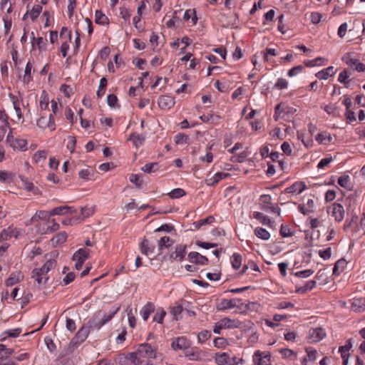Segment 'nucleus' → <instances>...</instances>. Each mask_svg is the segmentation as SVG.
<instances>
[{"instance_id":"nucleus-42","label":"nucleus","mask_w":365,"mask_h":365,"mask_svg":"<svg viewBox=\"0 0 365 365\" xmlns=\"http://www.w3.org/2000/svg\"><path fill=\"white\" fill-rule=\"evenodd\" d=\"M341 59L349 67L355 66L359 61V59L353 57L351 53H346Z\"/></svg>"},{"instance_id":"nucleus-43","label":"nucleus","mask_w":365,"mask_h":365,"mask_svg":"<svg viewBox=\"0 0 365 365\" xmlns=\"http://www.w3.org/2000/svg\"><path fill=\"white\" fill-rule=\"evenodd\" d=\"M242 256L239 253H234L231 257L232 266L235 269H238L242 265Z\"/></svg>"},{"instance_id":"nucleus-9","label":"nucleus","mask_w":365,"mask_h":365,"mask_svg":"<svg viewBox=\"0 0 365 365\" xmlns=\"http://www.w3.org/2000/svg\"><path fill=\"white\" fill-rule=\"evenodd\" d=\"M9 98L12 103L14 109L15 110V113L16 114L17 118L19 120H21V122H24V116L21 112V104L23 102V98L21 95L19 93V96H16L13 94L12 93H9Z\"/></svg>"},{"instance_id":"nucleus-34","label":"nucleus","mask_w":365,"mask_h":365,"mask_svg":"<svg viewBox=\"0 0 365 365\" xmlns=\"http://www.w3.org/2000/svg\"><path fill=\"white\" fill-rule=\"evenodd\" d=\"M22 187L23 188L29 192H32L34 195L39 193V190L36 187L32 182L28 181L25 179H22Z\"/></svg>"},{"instance_id":"nucleus-36","label":"nucleus","mask_w":365,"mask_h":365,"mask_svg":"<svg viewBox=\"0 0 365 365\" xmlns=\"http://www.w3.org/2000/svg\"><path fill=\"white\" fill-rule=\"evenodd\" d=\"M345 206L346 208L347 215H353V213H356L355 212L356 207V201L352 198H346L345 201Z\"/></svg>"},{"instance_id":"nucleus-56","label":"nucleus","mask_w":365,"mask_h":365,"mask_svg":"<svg viewBox=\"0 0 365 365\" xmlns=\"http://www.w3.org/2000/svg\"><path fill=\"white\" fill-rule=\"evenodd\" d=\"M129 180L139 187L142 186L143 182L141 176L137 174H131Z\"/></svg>"},{"instance_id":"nucleus-18","label":"nucleus","mask_w":365,"mask_h":365,"mask_svg":"<svg viewBox=\"0 0 365 365\" xmlns=\"http://www.w3.org/2000/svg\"><path fill=\"white\" fill-rule=\"evenodd\" d=\"M186 255V246L183 245H178L175 250L170 255V259L181 261Z\"/></svg>"},{"instance_id":"nucleus-12","label":"nucleus","mask_w":365,"mask_h":365,"mask_svg":"<svg viewBox=\"0 0 365 365\" xmlns=\"http://www.w3.org/2000/svg\"><path fill=\"white\" fill-rule=\"evenodd\" d=\"M19 235L20 232L17 228L9 226L6 229L3 230L0 233V240L6 241L10 240L12 237L17 238Z\"/></svg>"},{"instance_id":"nucleus-5","label":"nucleus","mask_w":365,"mask_h":365,"mask_svg":"<svg viewBox=\"0 0 365 365\" xmlns=\"http://www.w3.org/2000/svg\"><path fill=\"white\" fill-rule=\"evenodd\" d=\"M297 110L291 106L286 105L285 103H281L277 104L274 109V118L275 120L279 119H286V118L292 115Z\"/></svg>"},{"instance_id":"nucleus-44","label":"nucleus","mask_w":365,"mask_h":365,"mask_svg":"<svg viewBox=\"0 0 365 365\" xmlns=\"http://www.w3.org/2000/svg\"><path fill=\"white\" fill-rule=\"evenodd\" d=\"M351 218H347L344 225V230L347 231L353 225H356L357 223L358 215L357 213H353V215H350Z\"/></svg>"},{"instance_id":"nucleus-25","label":"nucleus","mask_w":365,"mask_h":365,"mask_svg":"<svg viewBox=\"0 0 365 365\" xmlns=\"http://www.w3.org/2000/svg\"><path fill=\"white\" fill-rule=\"evenodd\" d=\"M185 356L190 360H200L203 356L202 351L197 348L187 349Z\"/></svg>"},{"instance_id":"nucleus-4","label":"nucleus","mask_w":365,"mask_h":365,"mask_svg":"<svg viewBox=\"0 0 365 365\" xmlns=\"http://www.w3.org/2000/svg\"><path fill=\"white\" fill-rule=\"evenodd\" d=\"M36 125L41 130L49 129L51 131L56 130V123L53 114L47 115L44 112H41L36 120Z\"/></svg>"},{"instance_id":"nucleus-21","label":"nucleus","mask_w":365,"mask_h":365,"mask_svg":"<svg viewBox=\"0 0 365 365\" xmlns=\"http://www.w3.org/2000/svg\"><path fill=\"white\" fill-rule=\"evenodd\" d=\"M155 312V305L153 302H147L140 310V315L144 321L148 320L150 315Z\"/></svg>"},{"instance_id":"nucleus-15","label":"nucleus","mask_w":365,"mask_h":365,"mask_svg":"<svg viewBox=\"0 0 365 365\" xmlns=\"http://www.w3.org/2000/svg\"><path fill=\"white\" fill-rule=\"evenodd\" d=\"M158 106L162 109L171 108L175 105V100L172 96L163 95L158 100Z\"/></svg>"},{"instance_id":"nucleus-23","label":"nucleus","mask_w":365,"mask_h":365,"mask_svg":"<svg viewBox=\"0 0 365 365\" xmlns=\"http://www.w3.org/2000/svg\"><path fill=\"white\" fill-rule=\"evenodd\" d=\"M140 250L142 254L149 255L154 252L155 245L147 239H144L140 244Z\"/></svg>"},{"instance_id":"nucleus-19","label":"nucleus","mask_w":365,"mask_h":365,"mask_svg":"<svg viewBox=\"0 0 365 365\" xmlns=\"http://www.w3.org/2000/svg\"><path fill=\"white\" fill-rule=\"evenodd\" d=\"M230 175V174L227 173L218 172L215 173L213 176L207 178L205 180V183L208 186H214L217 183H218L221 180L225 179Z\"/></svg>"},{"instance_id":"nucleus-24","label":"nucleus","mask_w":365,"mask_h":365,"mask_svg":"<svg viewBox=\"0 0 365 365\" xmlns=\"http://www.w3.org/2000/svg\"><path fill=\"white\" fill-rule=\"evenodd\" d=\"M90 255V250L87 248L78 249L73 255V261H80L84 262Z\"/></svg>"},{"instance_id":"nucleus-20","label":"nucleus","mask_w":365,"mask_h":365,"mask_svg":"<svg viewBox=\"0 0 365 365\" xmlns=\"http://www.w3.org/2000/svg\"><path fill=\"white\" fill-rule=\"evenodd\" d=\"M336 72L334 66H330L322 71L317 72L315 76L320 80H327L329 77L333 76Z\"/></svg>"},{"instance_id":"nucleus-30","label":"nucleus","mask_w":365,"mask_h":365,"mask_svg":"<svg viewBox=\"0 0 365 365\" xmlns=\"http://www.w3.org/2000/svg\"><path fill=\"white\" fill-rule=\"evenodd\" d=\"M73 210L72 207L68 206H59L51 210L50 215H62L66 213L71 212Z\"/></svg>"},{"instance_id":"nucleus-57","label":"nucleus","mask_w":365,"mask_h":365,"mask_svg":"<svg viewBox=\"0 0 365 365\" xmlns=\"http://www.w3.org/2000/svg\"><path fill=\"white\" fill-rule=\"evenodd\" d=\"M59 225L54 220L51 221V225H48L46 230L41 232V234L52 233L59 229Z\"/></svg>"},{"instance_id":"nucleus-2","label":"nucleus","mask_w":365,"mask_h":365,"mask_svg":"<svg viewBox=\"0 0 365 365\" xmlns=\"http://www.w3.org/2000/svg\"><path fill=\"white\" fill-rule=\"evenodd\" d=\"M118 310L119 307L110 311L108 314L98 312L88 320L86 326L89 328L90 331L100 329L104 324L113 319Z\"/></svg>"},{"instance_id":"nucleus-51","label":"nucleus","mask_w":365,"mask_h":365,"mask_svg":"<svg viewBox=\"0 0 365 365\" xmlns=\"http://www.w3.org/2000/svg\"><path fill=\"white\" fill-rule=\"evenodd\" d=\"M106 86H107V79L105 77H103L100 81L98 90L97 91V93H96L98 98H101L104 95Z\"/></svg>"},{"instance_id":"nucleus-1","label":"nucleus","mask_w":365,"mask_h":365,"mask_svg":"<svg viewBox=\"0 0 365 365\" xmlns=\"http://www.w3.org/2000/svg\"><path fill=\"white\" fill-rule=\"evenodd\" d=\"M130 356L133 365H153L150 359L157 358L158 353L150 344L144 343L135 351L130 352Z\"/></svg>"},{"instance_id":"nucleus-45","label":"nucleus","mask_w":365,"mask_h":365,"mask_svg":"<svg viewBox=\"0 0 365 365\" xmlns=\"http://www.w3.org/2000/svg\"><path fill=\"white\" fill-rule=\"evenodd\" d=\"M279 353L283 358L289 359L290 360H295L297 359V353L292 349H282L279 350Z\"/></svg>"},{"instance_id":"nucleus-10","label":"nucleus","mask_w":365,"mask_h":365,"mask_svg":"<svg viewBox=\"0 0 365 365\" xmlns=\"http://www.w3.org/2000/svg\"><path fill=\"white\" fill-rule=\"evenodd\" d=\"M329 212L331 213V216L334 217V220L337 222H341L344 218L345 210L339 203L334 202L329 207Z\"/></svg>"},{"instance_id":"nucleus-58","label":"nucleus","mask_w":365,"mask_h":365,"mask_svg":"<svg viewBox=\"0 0 365 365\" xmlns=\"http://www.w3.org/2000/svg\"><path fill=\"white\" fill-rule=\"evenodd\" d=\"M158 165L156 163H147L143 167H142L141 170L147 173H150L153 171H155L158 169Z\"/></svg>"},{"instance_id":"nucleus-53","label":"nucleus","mask_w":365,"mask_h":365,"mask_svg":"<svg viewBox=\"0 0 365 365\" xmlns=\"http://www.w3.org/2000/svg\"><path fill=\"white\" fill-rule=\"evenodd\" d=\"M211 332L208 330H202L197 335L199 343H204L211 337Z\"/></svg>"},{"instance_id":"nucleus-31","label":"nucleus","mask_w":365,"mask_h":365,"mask_svg":"<svg viewBox=\"0 0 365 365\" xmlns=\"http://www.w3.org/2000/svg\"><path fill=\"white\" fill-rule=\"evenodd\" d=\"M67 234L66 232H61L56 235L52 239H51V243L54 246H57L58 245L63 244L66 241L67 239Z\"/></svg>"},{"instance_id":"nucleus-38","label":"nucleus","mask_w":365,"mask_h":365,"mask_svg":"<svg viewBox=\"0 0 365 365\" xmlns=\"http://www.w3.org/2000/svg\"><path fill=\"white\" fill-rule=\"evenodd\" d=\"M316 286V281L309 280L305 282V284L297 289V292L304 294L307 291L312 290Z\"/></svg>"},{"instance_id":"nucleus-52","label":"nucleus","mask_w":365,"mask_h":365,"mask_svg":"<svg viewBox=\"0 0 365 365\" xmlns=\"http://www.w3.org/2000/svg\"><path fill=\"white\" fill-rule=\"evenodd\" d=\"M46 158V153L45 150H38L37 151L33 157V160L36 163H39L43 162Z\"/></svg>"},{"instance_id":"nucleus-35","label":"nucleus","mask_w":365,"mask_h":365,"mask_svg":"<svg viewBox=\"0 0 365 365\" xmlns=\"http://www.w3.org/2000/svg\"><path fill=\"white\" fill-rule=\"evenodd\" d=\"M346 266V261L344 259H340L334 264L333 274L339 275Z\"/></svg>"},{"instance_id":"nucleus-8","label":"nucleus","mask_w":365,"mask_h":365,"mask_svg":"<svg viewBox=\"0 0 365 365\" xmlns=\"http://www.w3.org/2000/svg\"><path fill=\"white\" fill-rule=\"evenodd\" d=\"M6 141L14 150L24 151L27 149V140L22 138H14L11 133L7 135Z\"/></svg>"},{"instance_id":"nucleus-55","label":"nucleus","mask_w":365,"mask_h":365,"mask_svg":"<svg viewBox=\"0 0 365 365\" xmlns=\"http://www.w3.org/2000/svg\"><path fill=\"white\" fill-rule=\"evenodd\" d=\"M116 361L121 364H125L128 362L131 363V359L130 356V353L125 354H120L118 355L116 358Z\"/></svg>"},{"instance_id":"nucleus-63","label":"nucleus","mask_w":365,"mask_h":365,"mask_svg":"<svg viewBox=\"0 0 365 365\" xmlns=\"http://www.w3.org/2000/svg\"><path fill=\"white\" fill-rule=\"evenodd\" d=\"M13 349H6L4 345L0 346V359H5L13 353Z\"/></svg>"},{"instance_id":"nucleus-60","label":"nucleus","mask_w":365,"mask_h":365,"mask_svg":"<svg viewBox=\"0 0 365 365\" xmlns=\"http://www.w3.org/2000/svg\"><path fill=\"white\" fill-rule=\"evenodd\" d=\"M60 38H66V40H68L69 41H71L72 38L71 31L69 30L67 27H62L60 31Z\"/></svg>"},{"instance_id":"nucleus-14","label":"nucleus","mask_w":365,"mask_h":365,"mask_svg":"<svg viewBox=\"0 0 365 365\" xmlns=\"http://www.w3.org/2000/svg\"><path fill=\"white\" fill-rule=\"evenodd\" d=\"M90 331L87 326L81 327L73 338L72 341L75 344L83 342L88 336Z\"/></svg>"},{"instance_id":"nucleus-7","label":"nucleus","mask_w":365,"mask_h":365,"mask_svg":"<svg viewBox=\"0 0 365 365\" xmlns=\"http://www.w3.org/2000/svg\"><path fill=\"white\" fill-rule=\"evenodd\" d=\"M253 365H272L271 354L269 351L256 350L252 356Z\"/></svg>"},{"instance_id":"nucleus-59","label":"nucleus","mask_w":365,"mask_h":365,"mask_svg":"<svg viewBox=\"0 0 365 365\" xmlns=\"http://www.w3.org/2000/svg\"><path fill=\"white\" fill-rule=\"evenodd\" d=\"M287 81L283 78H280L277 79V81L275 83L274 88L277 90H282L287 88Z\"/></svg>"},{"instance_id":"nucleus-29","label":"nucleus","mask_w":365,"mask_h":365,"mask_svg":"<svg viewBox=\"0 0 365 365\" xmlns=\"http://www.w3.org/2000/svg\"><path fill=\"white\" fill-rule=\"evenodd\" d=\"M338 184L347 190H351L352 188L350 177L348 175H341L338 179Z\"/></svg>"},{"instance_id":"nucleus-47","label":"nucleus","mask_w":365,"mask_h":365,"mask_svg":"<svg viewBox=\"0 0 365 365\" xmlns=\"http://www.w3.org/2000/svg\"><path fill=\"white\" fill-rule=\"evenodd\" d=\"M349 77L350 73L347 70L344 69L339 74L338 81L339 83L344 84L346 88H348V83L349 81H347V79Z\"/></svg>"},{"instance_id":"nucleus-6","label":"nucleus","mask_w":365,"mask_h":365,"mask_svg":"<svg viewBox=\"0 0 365 365\" xmlns=\"http://www.w3.org/2000/svg\"><path fill=\"white\" fill-rule=\"evenodd\" d=\"M215 361L218 365H239L243 361L242 359L236 356L231 357L225 352L216 354Z\"/></svg>"},{"instance_id":"nucleus-26","label":"nucleus","mask_w":365,"mask_h":365,"mask_svg":"<svg viewBox=\"0 0 365 365\" xmlns=\"http://www.w3.org/2000/svg\"><path fill=\"white\" fill-rule=\"evenodd\" d=\"M128 140L132 141L133 145L138 148L142 146L145 142V138L137 133H133L130 134Z\"/></svg>"},{"instance_id":"nucleus-22","label":"nucleus","mask_w":365,"mask_h":365,"mask_svg":"<svg viewBox=\"0 0 365 365\" xmlns=\"http://www.w3.org/2000/svg\"><path fill=\"white\" fill-rule=\"evenodd\" d=\"M306 185L302 182H296L284 190L286 193L298 195L306 189Z\"/></svg>"},{"instance_id":"nucleus-41","label":"nucleus","mask_w":365,"mask_h":365,"mask_svg":"<svg viewBox=\"0 0 365 365\" xmlns=\"http://www.w3.org/2000/svg\"><path fill=\"white\" fill-rule=\"evenodd\" d=\"M316 140L321 144H327L332 140V137L329 134L320 133L315 137Z\"/></svg>"},{"instance_id":"nucleus-49","label":"nucleus","mask_w":365,"mask_h":365,"mask_svg":"<svg viewBox=\"0 0 365 365\" xmlns=\"http://www.w3.org/2000/svg\"><path fill=\"white\" fill-rule=\"evenodd\" d=\"M185 195H186L185 191L182 188L173 189V190H171V192H170L168 193V195L172 199L180 198V197L185 196Z\"/></svg>"},{"instance_id":"nucleus-33","label":"nucleus","mask_w":365,"mask_h":365,"mask_svg":"<svg viewBox=\"0 0 365 365\" xmlns=\"http://www.w3.org/2000/svg\"><path fill=\"white\" fill-rule=\"evenodd\" d=\"M41 10H42V6H40V5H35L33 9H31V11H27L24 16V19H25L26 17H30V19L32 20V21H34L38 16L39 14H41Z\"/></svg>"},{"instance_id":"nucleus-37","label":"nucleus","mask_w":365,"mask_h":365,"mask_svg":"<svg viewBox=\"0 0 365 365\" xmlns=\"http://www.w3.org/2000/svg\"><path fill=\"white\" fill-rule=\"evenodd\" d=\"M255 235L259 239L263 240H268L270 238L269 232L264 228L256 227L255 229Z\"/></svg>"},{"instance_id":"nucleus-28","label":"nucleus","mask_w":365,"mask_h":365,"mask_svg":"<svg viewBox=\"0 0 365 365\" xmlns=\"http://www.w3.org/2000/svg\"><path fill=\"white\" fill-rule=\"evenodd\" d=\"M49 106V97L48 94L46 91H43L41 96H40V101H39V107L41 109V112H43L45 110H47Z\"/></svg>"},{"instance_id":"nucleus-40","label":"nucleus","mask_w":365,"mask_h":365,"mask_svg":"<svg viewBox=\"0 0 365 365\" xmlns=\"http://www.w3.org/2000/svg\"><path fill=\"white\" fill-rule=\"evenodd\" d=\"M253 217L258 220L264 225H269L272 222L270 218L268 216H266L259 212H254Z\"/></svg>"},{"instance_id":"nucleus-48","label":"nucleus","mask_w":365,"mask_h":365,"mask_svg":"<svg viewBox=\"0 0 365 365\" xmlns=\"http://www.w3.org/2000/svg\"><path fill=\"white\" fill-rule=\"evenodd\" d=\"M48 217V213L44 210L37 211L34 216L31 217L30 220V224L35 223L38 220H44Z\"/></svg>"},{"instance_id":"nucleus-13","label":"nucleus","mask_w":365,"mask_h":365,"mask_svg":"<svg viewBox=\"0 0 365 365\" xmlns=\"http://www.w3.org/2000/svg\"><path fill=\"white\" fill-rule=\"evenodd\" d=\"M326 336L325 331L320 327L311 329L309 331V339L311 342H318Z\"/></svg>"},{"instance_id":"nucleus-64","label":"nucleus","mask_w":365,"mask_h":365,"mask_svg":"<svg viewBox=\"0 0 365 365\" xmlns=\"http://www.w3.org/2000/svg\"><path fill=\"white\" fill-rule=\"evenodd\" d=\"M40 51H45L46 49L47 40L43 37H38L35 43Z\"/></svg>"},{"instance_id":"nucleus-62","label":"nucleus","mask_w":365,"mask_h":365,"mask_svg":"<svg viewBox=\"0 0 365 365\" xmlns=\"http://www.w3.org/2000/svg\"><path fill=\"white\" fill-rule=\"evenodd\" d=\"M188 140V136L183 133H178L175 136V142L176 144L187 143Z\"/></svg>"},{"instance_id":"nucleus-3","label":"nucleus","mask_w":365,"mask_h":365,"mask_svg":"<svg viewBox=\"0 0 365 365\" xmlns=\"http://www.w3.org/2000/svg\"><path fill=\"white\" fill-rule=\"evenodd\" d=\"M241 325V322L237 319H231L225 317L217 322L213 327V332L216 334H220L222 329H231L238 328Z\"/></svg>"},{"instance_id":"nucleus-54","label":"nucleus","mask_w":365,"mask_h":365,"mask_svg":"<svg viewBox=\"0 0 365 365\" xmlns=\"http://www.w3.org/2000/svg\"><path fill=\"white\" fill-rule=\"evenodd\" d=\"M261 210L265 212H271L273 213H277L278 215H280V208L277 206V205H268L267 206H260Z\"/></svg>"},{"instance_id":"nucleus-32","label":"nucleus","mask_w":365,"mask_h":365,"mask_svg":"<svg viewBox=\"0 0 365 365\" xmlns=\"http://www.w3.org/2000/svg\"><path fill=\"white\" fill-rule=\"evenodd\" d=\"M95 22L100 25H107L109 23L108 18L99 10L96 11L95 13Z\"/></svg>"},{"instance_id":"nucleus-11","label":"nucleus","mask_w":365,"mask_h":365,"mask_svg":"<svg viewBox=\"0 0 365 365\" xmlns=\"http://www.w3.org/2000/svg\"><path fill=\"white\" fill-rule=\"evenodd\" d=\"M171 347L174 350H187L190 347V341L185 336H180L173 341Z\"/></svg>"},{"instance_id":"nucleus-17","label":"nucleus","mask_w":365,"mask_h":365,"mask_svg":"<svg viewBox=\"0 0 365 365\" xmlns=\"http://www.w3.org/2000/svg\"><path fill=\"white\" fill-rule=\"evenodd\" d=\"M237 301H240L237 299H222L216 305L217 310H225L235 307L237 306Z\"/></svg>"},{"instance_id":"nucleus-16","label":"nucleus","mask_w":365,"mask_h":365,"mask_svg":"<svg viewBox=\"0 0 365 365\" xmlns=\"http://www.w3.org/2000/svg\"><path fill=\"white\" fill-rule=\"evenodd\" d=\"M188 259L192 263L205 265L208 263V259L197 252H191L188 254Z\"/></svg>"},{"instance_id":"nucleus-39","label":"nucleus","mask_w":365,"mask_h":365,"mask_svg":"<svg viewBox=\"0 0 365 365\" xmlns=\"http://www.w3.org/2000/svg\"><path fill=\"white\" fill-rule=\"evenodd\" d=\"M32 64L30 61H29L25 67L24 70V75L23 77V82L26 84H28L31 82L32 80V76H31V69H32Z\"/></svg>"},{"instance_id":"nucleus-46","label":"nucleus","mask_w":365,"mask_h":365,"mask_svg":"<svg viewBox=\"0 0 365 365\" xmlns=\"http://www.w3.org/2000/svg\"><path fill=\"white\" fill-rule=\"evenodd\" d=\"M166 315V312L163 308H158L153 317V321L162 324Z\"/></svg>"},{"instance_id":"nucleus-50","label":"nucleus","mask_w":365,"mask_h":365,"mask_svg":"<svg viewBox=\"0 0 365 365\" xmlns=\"http://www.w3.org/2000/svg\"><path fill=\"white\" fill-rule=\"evenodd\" d=\"M13 180V174L11 173L0 170V181L2 182L10 183Z\"/></svg>"},{"instance_id":"nucleus-27","label":"nucleus","mask_w":365,"mask_h":365,"mask_svg":"<svg viewBox=\"0 0 365 365\" xmlns=\"http://www.w3.org/2000/svg\"><path fill=\"white\" fill-rule=\"evenodd\" d=\"M173 244V240L170 237L164 236L161 237L158 241V247L159 252H161L163 249L170 247Z\"/></svg>"},{"instance_id":"nucleus-61","label":"nucleus","mask_w":365,"mask_h":365,"mask_svg":"<svg viewBox=\"0 0 365 365\" xmlns=\"http://www.w3.org/2000/svg\"><path fill=\"white\" fill-rule=\"evenodd\" d=\"M213 344L217 348H222L227 344V340L224 337H216L213 340Z\"/></svg>"}]
</instances>
